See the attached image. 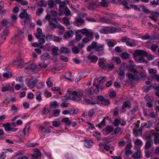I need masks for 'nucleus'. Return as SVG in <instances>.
Instances as JSON below:
<instances>
[{"label": "nucleus", "instance_id": "1", "mask_svg": "<svg viewBox=\"0 0 159 159\" xmlns=\"http://www.w3.org/2000/svg\"><path fill=\"white\" fill-rule=\"evenodd\" d=\"M34 77H31L30 78H27L26 80L28 82L26 83L27 85L29 88L32 89L34 87L38 81L37 78H36L34 80Z\"/></svg>", "mask_w": 159, "mask_h": 159}, {"label": "nucleus", "instance_id": "2", "mask_svg": "<svg viewBox=\"0 0 159 159\" xmlns=\"http://www.w3.org/2000/svg\"><path fill=\"white\" fill-rule=\"evenodd\" d=\"M148 56V53L147 52L142 50L138 49L134 51L133 53L134 57H137L138 56H143L146 57Z\"/></svg>", "mask_w": 159, "mask_h": 159}, {"label": "nucleus", "instance_id": "3", "mask_svg": "<svg viewBox=\"0 0 159 159\" xmlns=\"http://www.w3.org/2000/svg\"><path fill=\"white\" fill-rule=\"evenodd\" d=\"M98 99L100 101L102 104L106 106H108L110 104V102L107 99H106L102 96H98Z\"/></svg>", "mask_w": 159, "mask_h": 159}, {"label": "nucleus", "instance_id": "4", "mask_svg": "<svg viewBox=\"0 0 159 159\" xmlns=\"http://www.w3.org/2000/svg\"><path fill=\"white\" fill-rule=\"evenodd\" d=\"M97 45V43L93 41L91 43V45H89L87 48V50L88 52L90 51L93 49H95Z\"/></svg>", "mask_w": 159, "mask_h": 159}, {"label": "nucleus", "instance_id": "5", "mask_svg": "<svg viewBox=\"0 0 159 159\" xmlns=\"http://www.w3.org/2000/svg\"><path fill=\"white\" fill-rule=\"evenodd\" d=\"M87 59L91 61L92 63H96L98 60V57L92 54H89L87 57Z\"/></svg>", "mask_w": 159, "mask_h": 159}, {"label": "nucleus", "instance_id": "6", "mask_svg": "<svg viewBox=\"0 0 159 159\" xmlns=\"http://www.w3.org/2000/svg\"><path fill=\"white\" fill-rule=\"evenodd\" d=\"M38 66L35 63H32L25 68V70H29L34 71L37 69Z\"/></svg>", "mask_w": 159, "mask_h": 159}, {"label": "nucleus", "instance_id": "7", "mask_svg": "<svg viewBox=\"0 0 159 159\" xmlns=\"http://www.w3.org/2000/svg\"><path fill=\"white\" fill-rule=\"evenodd\" d=\"M73 31L71 30L66 32L63 35V37L66 39L72 37L74 35Z\"/></svg>", "mask_w": 159, "mask_h": 159}, {"label": "nucleus", "instance_id": "8", "mask_svg": "<svg viewBox=\"0 0 159 159\" xmlns=\"http://www.w3.org/2000/svg\"><path fill=\"white\" fill-rule=\"evenodd\" d=\"M49 22V25L50 28L51 29H53L55 28H59L61 26L59 24L58 25L53 23L52 20L48 21Z\"/></svg>", "mask_w": 159, "mask_h": 159}, {"label": "nucleus", "instance_id": "9", "mask_svg": "<svg viewBox=\"0 0 159 159\" xmlns=\"http://www.w3.org/2000/svg\"><path fill=\"white\" fill-rule=\"evenodd\" d=\"M154 35L152 36H150L148 35H143L141 37V38L144 40L149 39V41H151L155 38L156 33L155 32H154Z\"/></svg>", "mask_w": 159, "mask_h": 159}, {"label": "nucleus", "instance_id": "10", "mask_svg": "<svg viewBox=\"0 0 159 159\" xmlns=\"http://www.w3.org/2000/svg\"><path fill=\"white\" fill-rule=\"evenodd\" d=\"M84 101L88 104L94 105L96 104L97 102L96 101L93 99H89L86 98V97H84Z\"/></svg>", "mask_w": 159, "mask_h": 159}, {"label": "nucleus", "instance_id": "11", "mask_svg": "<svg viewBox=\"0 0 159 159\" xmlns=\"http://www.w3.org/2000/svg\"><path fill=\"white\" fill-rule=\"evenodd\" d=\"M9 33V31L7 29H6L3 30L2 31L0 34V37L1 36V37L4 38V40H5L6 39V37L8 35Z\"/></svg>", "mask_w": 159, "mask_h": 159}, {"label": "nucleus", "instance_id": "12", "mask_svg": "<svg viewBox=\"0 0 159 159\" xmlns=\"http://www.w3.org/2000/svg\"><path fill=\"white\" fill-rule=\"evenodd\" d=\"M108 31L109 33H113L116 32L118 30H120L119 28L113 27H107Z\"/></svg>", "mask_w": 159, "mask_h": 159}, {"label": "nucleus", "instance_id": "13", "mask_svg": "<svg viewBox=\"0 0 159 159\" xmlns=\"http://www.w3.org/2000/svg\"><path fill=\"white\" fill-rule=\"evenodd\" d=\"M60 51L61 53L67 54H69L71 52L70 49L65 47H61Z\"/></svg>", "mask_w": 159, "mask_h": 159}, {"label": "nucleus", "instance_id": "14", "mask_svg": "<svg viewBox=\"0 0 159 159\" xmlns=\"http://www.w3.org/2000/svg\"><path fill=\"white\" fill-rule=\"evenodd\" d=\"M128 107V108H130L131 106L130 102L128 100H126L123 104L122 106V108L123 110L125 109L126 107Z\"/></svg>", "mask_w": 159, "mask_h": 159}, {"label": "nucleus", "instance_id": "15", "mask_svg": "<svg viewBox=\"0 0 159 159\" xmlns=\"http://www.w3.org/2000/svg\"><path fill=\"white\" fill-rule=\"evenodd\" d=\"M141 151L140 149H138L137 151L135 152L132 155V157L135 159H140Z\"/></svg>", "mask_w": 159, "mask_h": 159}, {"label": "nucleus", "instance_id": "16", "mask_svg": "<svg viewBox=\"0 0 159 159\" xmlns=\"http://www.w3.org/2000/svg\"><path fill=\"white\" fill-rule=\"evenodd\" d=\"M9 91L11 92L13 91V88L11 87L10 85L6 86L2 88V91L3 92H5Z\"/></svg>", "mask_w": 159, "mask_h": 159}, {"label": "nucleus", "instance_id": "17", "mask_svg": "<svg viewBox=\"0 0 159 159\" xmlns=\"http://www.w3.org/2000/svg\"><path fill=\"white\" fill-rule=\"evenodd\" d=\"M93 142L92 140H85L84 145L85 146L88 148L91 147L92 144H93Z\"/></svg>", "mask_w": 159, "mask_h": 159}, {"label": "nucleus", "instance_id": "18", "mask_svg": "<svg viewBox=\"0 0 159 159\" xmlns=\"http://www.w3.org/2000/svg\"><path fill=\"white\" fill-rule=\"evenodd\" d=\"M152 143H153L152 140L148 138L145 144V149H147L150 148L151 147V144H152Z\"/></svg>", "mask_w": 159, "mask_h": 159}, {"label": "nucleus", "instance_id": "19", "mask_svg": "<svg viewBox=\"0 0 159 159\" xmlns=\"http://www.w3.org/2000/svg\"><path fill=\"white\" fill-rule=\"evenodd\" d=\"M117 2L120 4L123 5L127 9H130V7L127 6L128 3L125 0H117Z\"/></svg>", "mask_w": 159, "mask_h": 159}, {"label": "nucleus", "instance_id": "20", "mask_svg": "<svg viewBox=\"0 0 159 159\" xmlns=\"http://www.w3.org/2000/svg\"><path fill=\"white\" fill-rule=\"evenodd\" d=\"M23 60L21 59L20 60L14 61H12V64L13 65H17V67H19L23 65Z\"/></svg>", "mask_w": 159, "mask_h": 159}, {"label": "nucleus", "instance_id": "21", "mask_svg": "<svg viewBox=\"0 0 159 159\" xmlns=\"http://www.w3.org/2000/svg\"><path fill=\"white\" fill-rule=\"evenodd\" d=\"M61 121L66 124L68 126L70 125L71 124V121L69 120L68 117L63 118L61 120Z\"/></svg>", "mask_w": 159, "mask_h": 159}, {"label": "nucleus", "instance_id": "22", "mask_svg": "<svg viewBox=\"0 0 159 159\" xmlns=\"http://www.w3.org/2000/svg\"><path fill=\"white\" fill-rule=\"evenodd\" d=\"M134 145H135L134 146V148H136L137 145H138L141 146L143 144V143L141 141L138 139H137L135 140L134 142Z\"/></svg>", "mask_w": 159, "mask_h": 159}, {"label": "nucleus", "instance_id": "23", "mask_svg": "<svg viewBox=\"0 0 159 159\" xmlns=\"http://www.w3.org/2000/svg\"><path fill=\"white\" fill-rule=\"evenodd\" d=\"M104 129L109 134L113 131L114 128L112 126L107 125L105 127Z\"/></svg>", "mask_w": 159, "mask_h": 159}, {"label": "nucleus", "instance_id": "24", "mask_svg": "<svg viewBox=\"0 0 159 159\" xmlns=\"http://www.w3.org/2000/svg\"><path fill=\"white\" fill-rule=\"evenodd\" d=\"M93 33L91 30L88 31L87 34H86V36L87 37H88L90 40L92 39L93 38Z\"/></svg>", "mask_w": 159, "mask_h": 159}, {"label": "nucleus", "instance_id": "25", "mask_svg": "<svg viewBox=\"0 0 159 159\" xmlns=\"http://www.w3.org/2000/svg\"><path fill=\"white\" fill-rule=\"evenodd\" d=\"M104 45L103 44L99 46L97 45V47L95 49V51L98 52H100L104 49Z\"/></svg>", "mask_w": 159, "mask_h": 159}, {"label": "nucleus", "instance_id": "26", "mask_svg": "<svg viewBox=\"0 0 159 159\" xmlns=\"http://www.w3.org/2000/svg\"><path fill=\"white\" fill-rule=\"evenodd\" d=\"M39 129H41L42 131L43 132V133L45 134H48L51 132V129H49V128L47 127L44 130V128L42 126H40L39 127Z\"/></svg>", "mask_w": 159, "mask_h": 159}, {"label": "nucleus", "instance_id": "27", "mask_svg": "<svg viewBox=\"0 0 159 159\" xmlns=\"http://www.w3.org/2000/svg\"><path fill=\"white\" fill-rule=\"evenodd\" d=\"M99 4L101 6L104 7H107L108 6L109 2H107V0H103L100 2Z\"/></svg>", "mask_w": 159, "mask_h": 159}, {"label": "nucleus", "instance_id": "28", "mask_svg": "<svg viewBox=\"0 0 159 159\" xmlns=\"http://www.w3.org/2000/svg\"><path fill=\"white\" fill-rule=\"evenodd\" d=\"M3 126L4 127L5 130L7 131H10V128L11 127V124L10 123H7L6 124H4L3 125Z\"/></svg>", "mask_w": 159, "mask_h": 159}, {"label": "nucleus", "instance_id": "29", "mask_svg": "<svg viewBox=\"0 0 159 159\" xmlns=\"http://www.w3.org/2000/svg\"><path fill=\"white\" fill-rule=\"evenodd\" d=\"M38 4V6L41 7H46L47 6L46 2L43 0L39 1Z\"/></svg>", "mask_w": 159, "mask_h": 159}, {"label": "nucleus", "instance_id": "30", "mask_svg": "<svg viewBox=\"0 0 159 159\" xmlns=\"http://www.w3.org/2000/svg\"><path fill=\"white\" fill-rule=\"evenodd\" d=\"M72 52L74 54H77L80 52L78 47L74 46L71 49Z\"/></svg>", "mask_w": 159, "mask_h": 159}, {"label": "nucleus", "instance_id": "31", "mask_svg": "<svg viewBox=\"0 0 159 159\" xmlns=\"http://www.w3.org/2000/svg\"><path fill=\"white\" fill-rule=\"evenodd\" d=\"M67 94H66V95H65L63 97V98H64L65 99H62L63 100H66L68 99H71L72 97H71V96L70 95V93H71L70 91H69V90H68L67 91Z\"/></svg>", "mask_w": 159, "mask_h": 159}, {"label": "nucleus", "instance_id": "32", "mask_svg": "<svg viewBox=\"0 0 159 159\" xmlns=\"http://www.w3.org/2000/svg\"><path fill=\"white\" fill-rule=\"evenodd\" d=\"M41 95L42 94L40 91H38L36 93V98L39 102H40L42 101V98L41 96Z\"/></svg>", "mask_w": 159, "mask_h": 159}, {"label": "nucleus", "instance_id": "33", "mask_svg": "<svg viewBox=\"0 0 159 159\" xmlns=\"http://www.w3.org/2000/svg\"><path fill=\"white\" fill-rule=\"evenodd\" d=\"M64 13L65 16H68L70 15L71 11L69 9L66 7L64 10Z\"/></svg>", "mask_w": 159, "mask_h": 159}, {"label": "nucleus", "instance_id": "34", "mask_svg": "<svg viewBox=\"0 0 159 159\" xmlns=\"http://www.w3.org/2000/svg\"><path fill=\"white\" fill-rule=\"evenodd\" d=\"M130 55L126 52L122 53L121 56V57L123 59H126L129 57Z\"/></svg>", "mask_w": 159, "mask_h": 159}, {"label": "nucleus", "instance_id": "35", "mask_svg": "<svg viewBox=\"0 0 159 159\" xmlns=\"http://www.w3.org/2000/svg\"><path fill=\"white\" fill-rule=\"evenodd\" d=\"M99 32L100 33L104 34H106L109 33V32L108 31L107 27H106L105 28L100 30Z\"/></svg>", "mask_w": 159, "mask_h": 159}, {"label": "nucleus", "instance_id": "36", "mask_svg": "<svg viewBox=\"0 0 159 159\" xmlns=\"http://www.w3.org/2000/svg\"><path fill=\"white\" fill-rule=\"evenodd\" d=\"M122 64L121 65V66H122ZM120 71L119 73V75L123 77V78H125V73L124 72V71L125 70L124 68H123L122 66L120 68Z\"/></svg>", "mask_w": 159, "mask_h": 159}, {"label": "nucleus", "instance_id": "37", "mask_svg": "<svg viewBox=\"0 0 159 159\" xmlns=\"http://www.w3.org/2000/svg\"><path fill=\"white\" fill-rule=\"evenodd\" d=\"M48 5L50 8L53 7L55 5L54 0H49L48 2Z\"/></svg>", "mask_w": 159, "mask_h": 159}, {"label": "nucleus", "instance_id": "38", "mask_svg": "<svg viewBox=\"0 0 159 159\" xmlns=\"http://www.w3.org/2000/svg\"><path fill=\"white\" fill-rule=\"evenodd\" d=\"M81 97V95H77L76 96L72 97L71 99L76 102L80 101L81 99L80 98Z\"/></svg>", "mask_w": 159, "mask_h": 159}, {"label": "nucleus", "instance_id": "39", "mask_svg": "<svg viewBox=\"0 0 159 159\" xmlns=\"http://www.w3.org/2000/svg\"><path fill=\"white\" fill-rule=\"evenodd\" d=\"M121 120L117 118H116L115 119L114 121L113 122V124L115 126H118L119 124L120 123Z\"/></svg>", "mask_w": 159, "mask_h": 159}, {"label": "nucleus", "instance_id": "40", "mask_svg": "<svg viewBox=\"0 0 159 159\" xmlns=\"http://www.w3.org/2000/svg\"><path fill=\"white\" fill-rule=\"evenodd\" d=\"M54 36L53 35H47L46 37V41H49L50 40L53 41L54 39Z\"/></svg>", "mask_w": 159, "mask_h": 159}, {"label": "nucleus", "instance_id": "41", "mask_svg": "<svg viewBox=\"0 0 159 159\" xmlns=\"http://www.w3.org/2000/svg\"><path fill=\"white\" fill-rule=\"evenodd\" d=\"M98 127L100 129L102 128L103 127L106 126V125L105 119H103L101 122L98 124Z\"/></svg>", "mask_w": 159, "mask_h": 159}, {"label": "nucleus", "instance_id": "42", "mask_svg": "<svg viewBox=\"0 0 159 159\" xmlns=\"http://www.w3.org/2000/svg\"><path fill=\"white\" fill-rule=\"evenodd\" d=\"M58 104L56 101L52 102L50 103V107H53L54 108H56L58 106Z\"/></svg>", "mask_w": 159, "mask_h": 159}, {"label": "nucleus", "instance_id": "43", "mask_svg": "<svg viewBox=\"0 0 159 159\" xmlns=\"http://www.w3.org/2000/svg\"><path fill=\"white\" fill-rule=\"evenodd\" d=\"M51 16L50 14H47L45 16V18L43 20V21L44 23H46L47 22V20L48 21L51 20Z\"/></svg>", "mask_w": 159, "mask_h": 159}, {"label": "nucleus", "instance_id": "44", "mask_svg": "<svg viewBox=\"0 0 159 159\" xmlns=\"http://www.w3.org/2000/svg\"><path fill=\"white\" fill-rule=\"evenodd\" d=\"M3 75L4 78H8L12 76V74L9 72L4 73L3 74Z\"/></svg>", "mask_w": 159, "mask_h": 159}, {"label": "nucleus", "instance_id": "45", "mask_svg": "<svg viewBox=\"0 0 159 159\" xmlns=\"http://www.w3.org/2000/svg\"><path fill=\"white\" fill-rule=\"evenodd\" d=\"M58 49V48L57 47H55L53 48L52 52L54 56H57L58 55V54L57 53Z\"/></svg>", "mask_w": 159, "mask_h": 159}, {"label": "nucleus", "instance_id": "46", "mask_svg": "<svg viewBox=\"0 0 159 159\" xmlns=\"http://www.w3.org/2000/svg\"><path fill=\"white\" fill-rule=\"evenodd\" d=\"M95 109H90L88 112L89 116L90 117L92 116L95 113Z\"/></svg>", "mask_w": 159, "mask_h": 159}, {"label": "nucleus", "instance_id": "47", "mask_svg": "<svg viewBox=\"0 0 159 159\" xmlns=\"http://www.w3.org/2000/svg\"><path fill=\"white\" fill-rule=\"evenodd\" d=\"M42 112L44 115H46L50 113V110L48 109V108H44L42 110Z\"/></svg>", "mask_w": 159, "mask_h": 159}, {"label": "nucleus", "instance_id": "48", "mask_svg": "<svg viewBox=\"0 0 159 159\" xmlns=\"http://www.w3.org/2000/svg\"><path fill=\"white\" fill-rule=\"evenodd\" d=\"M66 2H67L66 1H65L62 2H61V3L60 4V5L59 6V9L60 10H63V7H64Z\"/></svg>", "mask_w": 159, "mask_h": 159}, {"label": "nucleus", "instance_id": "49", "mask_svg": "<svg viewBox=\"0 0 159 159\" xmlns=\"http://www.w3.org/2000/svg\"><path fill=\"white\" fill-rule=\"evenodd\" d=\"M44 94L46 98L50 97L52 96L51 93L47 90H45L44 91Z\"/></svg>", "mask_w": 159, "mask_h": 159}, {"label": "nucleus", "instance_id": "50", "mask_svg": "<svg viewBox=\"0 0 159 159\" xmlns=\"http://www.w3.org/2000/svg\"><path fill=\"white\" fill-rule=\"evenodd\" d=\"M26 13V10L24 9L23 10L22 12L20 14L19 17L20 18L22 19L25 17Z\"/></svg>", "mask_w": 159, "mask_h": 159}, {"label": "nucleus", "instance_id": "51", "mask_svg": "<svg viewBox=\"0 0 159 159\" xmlns=\"http://www.w3.org/2000/svg\"><path fill=\"white\" fill-rule=\"evenodd\" d=\"M158 47V46L155 44H152L151 46V50L153 52H155L157 48Z\"/></svg>", "mask_w": 159, "mask_h": 159}, {"label": "nucleus", "instance_id": "52", "mask_svg": "<svg viewBox=\"0 0 159 159\" xmlns=\"http://www.w3.org/2000/svg\"><path fill=\"white\" fill-rule=\"evenodd\" d=\"M43 9L42 8H38L36 11V14L38 16H40L41 14L43 13Z\"/></svg>", "mask_w": 159, "mask_h": 159}, {"label": "nucleus", "instance_id": "53", "mask_svg": "<svg viewBox=\"0 0 159 159\" xmlns=\"http://www.w3.org/2000/svg\"><path fill=\"white\" fill-rule=\"evenodd\" d=\"M106 78V76L102 77V78H99L98 79V83L99 84L103 83L104 81H105Z\"/></svg>", "mask_w": 159, "mask_h": 159}, {"label": "nucleus", "instance_id": "54", "mask_svg": "<svg viewBox=\"0 0 159 159\" xmlns=\"http://www.w3.org/2000/svg\"><path fill=\"white\" fill-rule=\"evenodd\" d=\"M41 57L43 59H48L50 58V56L48 53H43L41 55Z\"/></svg>", "mask_w": 159, "mask_h": 159}, {"label": "nucleus", "instance_id": "55", "mask_svg": "<svg viewBox=\"0 0 159 159\" xmlns=\"http://www.w3.org/2000/svg\"><path fill=\"white\" fill-rule=\"evenodd\" d=\"M25 17L26 19L24 21V22L25 24L27 22H29L30 21V18L29 17V16L27 12L25 14V17Z\"/></svg>", "mask_w": 159, "mask_h": 159}, {"label": "nucleus", "instance_id": "56", "mask_svg": "<svg viewBox=\"0 0 159 159\" xmlns=\"http://www.w3.org/2000/svg\"><path fill=\"white\" fill-rule=\"evenodd\" d=\"M62 21L64 23L66 24L67 25H70L69 20L67 17H64L62 19Z\"/></svg>", "mask_w": 159, "mask_h": 159}, {"label": "nucleus", "instance_id": "57", "mask_svg": "<svg viewBox=\"0 0 159 159\" xmlns=\"http://www.w3.org/2000/svg\"><path fill=\"white\" fill-rule=\"evenodd\" d=\"M128 78L129 80L131 81L134 80V75H133L131 73H129L128 75Z\"/></svg>", "mask_w": 159, "mask_h": 159}, {"label": "nucleus", "instance_id": "58", "mask_svg": "<svg viewBox=\"0 0 159 159\" xmlns=\"http://www.w3.org/2000/svg\"><path fill=\"white\" fill-rule=\"evenodd\" d=\"M11 111H14L13 113H14L17 112V108L14 105H13L11 107Z\"/></svg>", "mask_w": 159, "mask_h": 159}, {"label": "nucleus", "instance_id": "59", "mask_svg": "<svg viewBox=\"0 0 159 159\" xmlns=\"http://www.w3.org/2000/svg\"><path fill=\"white\" fill-rule=\"evenodd\" d=\"M52 125L55 127H58L60 125V122L57 121H54L52 122Z\"/></svg>", "mask_w": 159, "mask_h": 159}, {"label": "nucleus", "instance_id": "60", "mask_svg": "<svg viewBox=\"0 0 159 159\" xmlns=\"http://www.w3.org/2000/svg\"><path fill=\"white\" fill-rule=\"evenodd\" d=\"M1 25L3 26H5L7 24H8V21H7V19H3L1 21Z\"/></svg>", "mask_w": 159, "mask_h": 159}, {"label": "nucleus", "instance_id": "61", "mask_svg": "<svg viewBox=\"0 0 159 159\" xmlns=\"http://www.w3.org/2000/svg\"><path fill=\"white\" fill-rule=\"evenodd\" d=\"M130 39L127 37L124 36L121 39V41L122 42H126L128 41Z\"/></svg>", "mask_w": 159, "mask_h": 159}, {"label": "nucleus", "instance_id": "62", "mask_svg": "<svg viewBox=\"0 0 159 159\" xmlns=\"http://www.w3.org/2000/svg\"><path fill=\"white\" fill-rule=\"evenodd\" d=\"M149 72L150 74H152L154 75H156V70L155 69L151 68L149 70Z\"/></svg>", "mask_w": 159, "mask_h": 159}, {"label": "nucleus", "instance_id": "63", "mask_svg": "<svg viewBox=\"0 0 159 159\" xmlns=\"http://www.w3.org/2000/svg\"><path fill=\"white\" fill-rule=\"evenodd\" d=\"M38 65L40 68H42L43 67L45 68L47 66V65L45 64L44 62H43L39 63Z\"/></svg>", "mask_w": 159, "mask_h": 159}, {"label": "nucleus", "instance_id": "64", "mask_svg": "<svg viewBox=\"0 0 159 159\" xmlns=\"http://www.w3.org/2000/svg\"><path fill=\"white\" fill-rule=\"evenodd\" d=\"M62 40V39L58 36H54V39L53 41H56L57 42H60Z\"/></svg>", "mask_w": 159, "mask_h": 159}]
</instances>
